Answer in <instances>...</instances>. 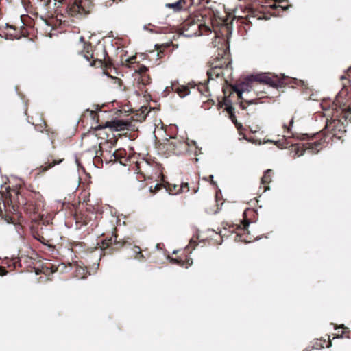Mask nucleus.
<instances>
[{"label":"nucleus","instance_id":"6ab92c4d","mask_svg":"<svg viewBox=\"0 0 351 351\" xmlns=\"http://www.w3.org/2000/svg\"><path fill=\"white\" fill-rule=\"evenodd\" d=\"M188 264L189 265H191L193 264V261H190V260H188Z\"/></svg>","mask_w":351,"mask_h":351},{"label":"nucleus","instance_id":"7ed1b4c3","mask_svg":"<svg viewBox=\"0 0 351 351\" xmlns=\"http://www.w3.org/2000/svg\"><path fill=\"white\" fill-rule=\"evenodd\" d=\"M172 90L177 93L181 98H184L191 93L190 90L186 86H178V87L174 85L172 86Z\"/></svg>","mask_w":351,"mask_h":351},{"label":"nucleus","instance_id":"2eb2a0df","mask_svg":"<svg viewBox=\"0 0 351 351\" xmlns=\"http://www.w3.org/2000/svg\"><path fill=\"white\" fill-rule=\"evenodd\" d=\"M245 92L247 91L250 92V89L248 88V84L246 83V86H244Z\"/></svg>","mask_w":351,"mask_h":351},{"label":"nucleus","instance_id":"f8f14e48","mask_svg":"<svg viewBox=\"0 0 351 351\" xmlns=\"http://www.w3.org/2000/svg\"><path fill=\"white\" fill-rule=\"evenodd\" d=\"M250 223L249 221H246V222L243 224V226H244V229H245V230H247V228L249 227V226H250Z\"/></svg>","mask_w":351,"mask_h":351},{"label":"nucleus","instance_id":"9b49d317","mask_svg":"<svg viewBox=\"0 0 351 351\" xmlns=\"http://www.w3.org/2000/svg\"><path fill=\"white\" fill-rule=\"evenodd\" d=\"M213 178H214V176L213 175H210V182H211L212 184H215V182L213 180Z\"/></svg>","mask_w":351,"mask_h":351},{"label":"nucleus","instance_id":"f257e3e1","mask_svg":"<svg viewBox=\"0 0 351 351\" xmlns=\"http://www.w3.org/2000/svg\"><path fill=\"white\" fill-rule=\"evenodd\" d=\"M248 82H258L269 85L271 87L276 88L278 86V83L274 82L267 73H258L250 75L246 77Z\"/></svg>","mask_w":351,"mask_h":351},{"label":"nucleus","instance_id":"4468645a","mask_svg":"<svg viewBox=\"0 0 351 351\" xmlns=\"http://www.w3.org/2000/svg\"><path fill=\"white\" fill-rule=\"evenodd\" d=\"M170 43H165V44H162L161 45H162V47H169V46L170 45Z\"/></svg>","mask_w":351,"mask_h":351},{"label":"nucleus","instance_id":"393cba45","mask_svg":"<svg viewBox=\"0 0 351 351\" xmlns=\"http://www.w3.org/2000/svg\"><path fill=\"white\" fill-rule=\"evenodd\" d=\"M267 142H273V141H271V140H267V141H265V143H267Z\"/></svg>","mask_w":351,"mask_h":351},{"label":"nucleus","instance_id":"f03ea898","mask_svg":"<svg viewBox=\"0 0 351 351\" xmlns=\"http://www.w3.org/2000/svg\"><path fill=\"white\" fill-rule=\"evenodd\" d=\"M125 126V123H124L123 121H119V120H115V121H106L105 123V125L103 126H100L99 128H110L112 130L120 131V130L124 129Z\"/></svg>","mask_w":351,"mask_h":351},{"label":"nucleus","instance_id":"423d86ee","mask_svg":"<svg viewBox=\"0 0 351 351\" xmlns=\"http://www.w3.org/2000/svg\"><path fill=\"white\" fill-rule=\"evenodd\" d=\"M271 169H267L265 171L264 176L261 178V182L263 184L268 183L271 181Z\"/></svg>","mask_w":351,"mask_h":351},{"label":"nucleus","instance_id":"f3484780","mask_svg":"<svg viewBox=\"0 0 351 351\" xmlns=\"http://www.w3.org/2000/svg\"><path fill=\"white\" fill-rule=\"evenodd\" d=\"M160 187V184H156L155 185V186H154V189H158Z\"/></svg>","mask_w":351,"mask_h":351},{"label":"nucleus","instance_id":"39448f33","mask_svg":"<svg viewBox=\"0 0 351 351\" xmlns=\"http://www.w3.org/2000/svg\"><path fill=\"white\" fill-rule=\"evenodd\" d=\"M80 45L84 47V49H87L86 52L83 54V58L86 59L87 61H89L90 57L92 56L90 55L89 51H88V48L90 47V44H86L84 43V37L80 36L79 39Z\"/></svg>","mask_w":351,"mask_h":351},{"label":"nucleus","instance_id":"ddd939ff","mask_svg":"<svg viewBox=\"0 0 351 351\" xmlns=\"http://www.w3.org/2000/svg\"><path fill=\"white\" fill-rule=\"evenodd\" d=\"M161 47H162V45H159V44H155V45H154V48H155L156 49H160Z\"/></svg>","mask_w":351,"mask_h":351},{"label":"nucleus","instance_id":"412c9836","mask_svg":"<svg viewBox=\"0 0 351 351\" xmlns=\"http://www.w3.org/2000/svg\"><path fill=\"white\" fill-rule=\"evenodd\" d=\"M94 64H95V62H90V66H94Z\"/></svg>","mask_w":351,"mask_h":351},{"label":"nucleus","instance_id":"20e7f679","mask_svg":"<svg viewBox=\"0 0 351 351\" xmlns=\"http://www.w3.org/2000/svg\"><path fill=\"white\" fill-rule=\"evenodd\" d=\"M244 86H246V82H242L237 86H232L233 91L237 94L240 99H243V94L245 92Z\"/></svg>","mask_w":351,"mask_h":351},{"label":"nucleus","instance_id":"dca6fc26","mask_svg":"<svg viewBox=\"0 0 351 351\" xmlns=\"http://www.w3.org/2000/svg\"><path fill=\"white\" fill-rule=\"evenodd\" d=\"M143 29H146V30H147V31H149V32H154L152 29H147V27H146L145 25H144Z\"/></svg>","mask_w":351,"mask_h":351},{"label":"nucleus","instance_id":"4be33fe9","mask_svg":"<svg viewBox=\"0 0 351 351\" xmlns=\"http://www.w3.org/2000/svg\"><path fill=\"white\" fill-rule=\"evenodd\" d=\"M339 328H344V325L343 324H341L339 326Z\"/></svg>","mask_w":351,"mask_h":351},{"label":"nucleus","instance_id":"b1692460","mask_svg":"<svg viewBox=\"0 0 351 351\" xmlns=\"http://www.w3.org/2000/svg\"><path fill=\"white\" fill-rule=\"evenodd\" d=\"M178 252L177 250H173V254H176Z\"/></svg>","mask_w":351,"mask_h":351},{"label":"nucleus","instance_id":"6e6552de","mask_svg":"<svg viewBox=\"0 0 351 351\" xmlns=\"http://www.w3.org/2000/svg\"><path fill=\"white\" fill-rule=\"evenodd\" d=\"M170 261L173 263L180 264V265L182 267L184 266V263L183 262L181 263V261L178 259L171 258H170Z\"/></svg>","mask_w":351,"mask_h":351},{"label":"nucleus","instance_id":"aec40b11","mask_svg":"<svg viewBox=\"0 0 351 351\" xmlns=\"http://www.w3.org/2000/svg\"><path fill=\"white\" fill-rule=\"evenodd\" d=\"M247 102L250 104H254L253 101L252 100H250V101H247Z\"/></svg>","mask_w":351,"mask_h":351},{"label":"nucleus","instance_id":"1a4fd4ad","mask_svg":"<svg viewBox=\"0 0 351 351\" xmlns=\"http://www.w3.org/2000/svg\"><path fill=\"white\" fill-rule=\"evenodd\" d=\"M184 187H186V188H187V190H186L187 191H189V186H188V184H187V183H183V184H182L181 189H184Z\"/></svg>","mask_w":351,"mask_h":351},{"label":"nucleus","instance_id":"9d476101","mask_svg":"<svg viewBox=\"0 0 351 351\" xmlns=\"http://www.w3.org/2000/svg\"><path fill=\"white\" fill-rule=\"evenodd\" d=\"M134 252L135 253H141V249L139 247H134Z\"/></svg>","mask_w":351,"mask_h":351},{"label":"nucleus","instance_id":"a211bd4d","mask_svg":"<svg viewBox=\"0 0 351 351\" xmlns=\"http://www.w3.org/2000/svg\"><path fill=\"white\" fill-rule=\"evenodd\" d=\"M336 338H343V334L338 335Z\"/></svg>","mask_w":351,"mask_h":351},{"label":"nucleus","instance_id":"5701e85b","mask_svg":"<svg viewBox=\"0 0 351 351\" xmlns=\"http://www.w3.org/2000/svg\"><path fill=\"white\" fill-rule=\"evenodd\" d=\"M240 106H241V107L243 109H245V107L242 104H241V105H240Z\"/></svg>","mask_w":351,"mask_h":351},{"label":"nucleus","instance_id":"0eeeda50","mask_svg":"<svg viewBox=\"0 0 351 351\" xmlns=\"http://www.w3.org/2000/svg\"><path fill=\"white\" fill-rule=\"evenodd\" d=\"M180 1H178L173 3H167L166 4V7L173 8L175 10L178 11L180 10Z\"/></svg>","mask_w":351,"mask_h":351}]
</instances>
